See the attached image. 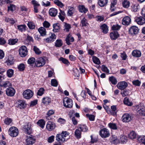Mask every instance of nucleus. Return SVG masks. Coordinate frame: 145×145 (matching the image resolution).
<instances>
[{"label": "nucleus", "instance_id": "obj_1", "mask_svg": "<svg viewBox=\"0 0 145 145\" xmlns=\"http://www.w3.org/2000/svg\"><path fill=\"white\" fill-rule=\"evenodd\" d=\"M69 138V133L67 131H62L61 134H57L56 137V140L62 142H65Z\"/></svg>", "mask_w": 145, "mask_h": 145}, {"label": "nucleus", "instance_id": "obj_2", "mask_svg": "<svg viewBox=\"0 0 145 145\" xmlns=\"http://www.w3.org/2000/svg\"><path fill=\"white\" fill-rule=\"evenodd\" d=\"M63 103L64 106L68 108H71L73 105L72 100L68 97H65L63 99Z\"/></svg>", "mask_w": 145, "mask_h": 145}, {"label": "nucleus", "instance_id": "obj_3", "mask_svg": "<svg viewBox=\"0 0 145 145\" xmlns=\"http://www.w3.org/2000/svg\"><path fill=\"white\" fill-rule=\"evenodd\" d=\"M136 111L138 113L145 116V107L142 103H140L136 107Z\"/></svg>", "mask_w": 145, "mask_h": 145}, {"label": "nucleus", "instance_id": "obj_4", "mask_svg": "<svg viewBox=\"0 0 145 145\" xmlns=\"http://www.w3.org/2000/svg\"><path fill=\"white\" fill-rule=\"evenodd\" d=\"M8 133L11 137H14L17 136L18 135V131L16 127H12L9 129Z\"/></svg>", "mask_w": 145, "mask_h": 145}, {"label": "nucleus", "instance_id": "obj_5", "mask_svg": "<svg viewBox=\"0 0 145 145\" xmlns=\"http://www.w3.org/2000/svg\"><path fill=\"white\" fill-rule=\"evenodd\" d=\"M19 52L21 57H25L27 55L28 52L27 47L25 46H21L19 50Z\"/></svg>", "mask_w": 145, "mask_h": 145}, {"label": "nucleus", "instance_id": "obj_6", "mask_svg": "<svg viewBox=\"0 0 145 145\" xmlns=\"http://www.w3.org/2000/svg\"><path fill=\"white\" fill-rule=\"evenodd\" d=\"M132 115L131 114L126 113L123 115L121 119L123 122H128L132 119Z\"/></svg>", "mask_w": 145, "mask_h": 145}, {"label": "nucleus", "instance_id": "obj_7", "mask_svg": "<svg viewBox=\"0 0 145 145\" xmlns=\"http://www.w3.org/2000/svg\"><path fill=\"white\" fill-rule=\"evenodd\" d=\"M46 63L45 60L42 57L37 59L35 62V65L37 67H40L44 65Z\"/></svg>", "mask_w": 145, "mask_h": 145}, {"label": "nucleus", "instance_id": "obj_8", "mask_svg": "<svg viewBox=\"0 0 145 145\" xmlns=\"http://www.w3.org/2000/svg\"><path fill=\"white\" fill-rule=\"evenodd\" d=\"M33 93L30 89H27L24 91L23 93V96L24 98L29 99L32 97Z\"/></svg>", "mask_w": 145, "mask_h": 145}, {"label": "nucleus", "instance_id": "obj_9", "mask_svg": "<svg viewBox=\"0 0 145 145\" xmlns=\"http://www.w3.org/2000/svg\"><path fill=\"white\" fill-rule=\"evenodd\" d=\"M99 133L101 136L103 138L107 137L109 136L110 135L108 129L105 128L100 130Z\"/></svg>", "mask_w": 145, "mask_h": 145}, {"label": "nucleus", "instance_id": "obj_10", "mask_svg": "<svg viewBox=\"0 0 145 145\" xmlns=\"http://www.w3.org/2000/svg\"><path fill=\"white\" fill-rule=\"evenodd\" d=\"M26 137L27 138L26 139V145H32V144L35 143V140L34 137L31 135Z\"/></svg>", "mask_w": 145, "mask_h": 145}, {"label": "nucleus", "instance_id": "obj_11", "mask_svg": "<svg viewBox=\"0 0 145 145\" xmlns=\"http://www.w3.org/2000/svg\"><path fill=\"white\" fill-rule=\"evenodd\" d=\"M138 31L139 29L138 27L135 26L131 27L129 30V33L132 35L137 34Z\"/></svg>", "mask_w": 145, "mask_h": 145}, {"label": "nucleus", "instance_id": "obj_12", "mask_svg": "<svg viewBox=\"0 0 145 145\" xmlns=\"http://www.w3.org/2000/svg\"><path fill=\"white\" fill-rule=\"evenodd\" d=\"M128 86L127 82L125 81H122L119 82L117 86L120 89L123 90L125 89Z\"/></svg>", "mask_w": 145, "mask_h": 145}, {"label": "nucleus", "instance_id": "obj_13", "mask_svg": "<svg viewBox=\"0 0 145 145\" xmlns=\"http://www.w3.org/2000/svg\"><path fill=\"white\" fill-rule=\"evenodd\" d=\"M56 38V35L53 33H51L50 34L49 37L44 39V40L47 42H53Z\"/></svg>", "mask_w": 145, "mask_h": 145}, {"label": "nucleus", "instance_id": "obj_14", "mask_svg": "<svg viewBox=\"0 0 145 145\" xmlns=\"http://www.w3.org/2000/svg\"><path fill=\"white\" fill-rule=\"evenodd\" d=\"M15 93V90L12 88H9L6 90V93L8 96H12L14 95Z\"/></svg>", "mask_w": 145, "mask_h": 145}, {"label": "nucleus", "instance_id": "obj_15", "mask_svg": "<svg viewBox=\"0 0 145 145\" xmlns=\"http://www.w3.org/2000/svg\"><path fill=\"white\" fill-rule=\"evenodd\" d=\"M55 123L50 121H48L46 125V127L49 131H51L55 128Z\"/></svg>", "mask_w": 145, "mask_h": 145}, {"label": "nucleus", "instance_id": "obj_16", "mask_svg": "<svg viewBox=\"0 0 145 145\" xmlns=\"http://www.w3.org/2000/svg\"><path fill=\"white\" fill-rule=\"evenodd\" d=\"M137 23L139 25H143L145 23V19L142 16L138 17L135 19Z\"/></svg>", "mask_w": 145, "mask_h": 145}, {"label": "nucleus", "instance_id": "obj_17", "mask_svg": "<svg viewBox=\"0 0 145 145\" xmlns=\"http://www.w3.org/2000/svg\"><path fill=\"white\" fill-rule=\"evenodd\" d=\"M17 103L18 107L21 109L25 108L26 106L25 101L22 100H18Z\"/></svg>", "mask_w": 145, "mask_h": 145}, {"label": "nucleus", "instance_id": "obj_18", "mask_svg": "<svg viewBox=\"0 0 145 145\" xmlns=\"http://www.w3.org/2000/svg\"><path fill=\"white\" fill-rule=\"evenodd\" d=\"M131 22L130 18L128 16H127L123 18L122 20V24L124 25H128L130 24Z\"/></svg>", "mask_w": 145, "mask_h": 145}, {"label": "nucleus", "instance_id": "obj_19", "mask_svg": "<svg viewBox=\"0 0 145 145\" xmlns=\"http://www.w3.org/2000/svg\"><path fill=\"white\" fill-rule=\"evenodd\" d=\"M25 132L28 135H30L31 132V124L28 123L25 126Z\"/></svg>", "mask_w": 145, "mask_h": 145}, {"label": "nucleus", "instance_id": "obj_20", "mask_svg": "<svg viewBox=\"0 0 145 145\" xmlns=\"http://www.w3.org/2000/svg\"><path fill=\"white\" fill-rule=\"evenodd\" d=\"M65 41L67 44L68 45H70L71 44L70 41L73 42L74 41V39L73 37H71L70 34L68 35Z\"/></svg>", "mask_w": 145, "mask_h": 145}, {"label": "nucleus", "instance_id": "obj_21", "mask_svg": "<svg viewBox=\"0 0 145 145\" xmlns=\"http://www.w3.org/2000/svg\"><path fill=\"white\" fill-rule=\"evenodd\" d=\"M49 14L52 16L55 17L57 15V10L54 8H52L49 10Z\"/></svg>", "mask_w": 145, "mask_h": 145}, {"label": "nucleus", "instance_id": "obj_22", "mask_svg": "<svg viewBox=\"0 0 145 145\" xmlns=\"http://www.w3.org/2000/svg\"><path fill=\"white\" fill-rule=\"evenodd\" d=\"M131 7L132 11L134 12H137L140 8V6L138 4H133Z\"/></svg>", "mask_w": 145, "mask_h": 145}, {"label": "nucleus", "instance_id": "obj_23", "mask_svg": "<svg viewBox=\"0 0 145 145\" xmlns=\"http://www.w3.org/2000/svg\"><path fill=\"white\" fill-rule=\"evenodd\" d=\"M119 36L118 32L117 31L111 33L110 34V37L112 40L116 39L119 37Z\"/></svg>", "mask_w": 145, "mask_h": 145}, {"label": "nucleus", "instance_id": "obj_24", "mask_svg": "<svg viewBox=\"0 0 145 145\" xmlns=\"http://www.w3.org/2000/svg\"><path fill=\"white\" fill-rule=\"evenodd\" d=\"M133 56L137 57H139L141 56V52L139 50H133L132 53Z\"/></svg>", "mask_w": 145, "mask_h": 145}, {"label": "nucleus", "instance_id": "obj_25", "mask_svg": "<svg viewBox=\"0 0 145 145\" xmlns=\"http://www.w3.org/2000/svg\"><path fill=\"white\" fill-rule=\"evenodd\" d=\"M100 29L102 30L103 32L105 34L107 33L108 31L107 26L105 24H103L100 26Z\"/></svg>", "mask_w": 145, "mask_h": 145}, {"label": "nucleus", "instance_id": "obj_26", "mask_svg": "<svg viewBox=\"0 0 145 145\" xmlns=\"http://www.w3.org/2000/svg\"><path fill=\"white\" fill-rule=\"evenodd\" d=\"M38 31L41 36H43L46 35V31L44 27H41L38 29Z\"/></svg>", "mask_w": 145, "mask_h": 145}, {"label": "nucleus", "instance_id": "obj_27", "mask_svg": "<svg viewBox=\"0 0 145 145\" xmlns=\"http://www.w3.org/2000/svg\"><path fill=\"white\" fill-rule=\"evenodd\" d=\"M123 102L124 104L129 106H131L133 105V103L131 102L130 101L129 99L127 97L124 98Z\"/></svg>", "mask_w": 145, "mask_h": 145}, {"label": "nucleus", "instance_id": "obj_28", "mask_svg": "<svg viewBox=\"0 0 145 145\" xmlns=\"http://www.w3.org/2000/svg\"><path fill=\"white\" fill-rule=\"evenodd\" d=\"M51 102V98L48 97H44L42 99V102L45 104H48Z\"/></svg>", "mask_w": 145, "mask_h": 145}, {"label": "nucleus", "instance_id": "obj_29", "mask_svg": "<svg viewBox=\"0 0 145 145\" xmlns=\"http://www.w3.org/2000/svg\"><path fill=\"white\" fill-rule=\"evenodd\" d=\"M108 2V0H99V5L101 7H103L106 5Z\"/></svg>", "mask_w": 145, "mask_h": 145}, {"label": "nucleus", "instance_id": "obj_30", "mask_svg": "<svg viewBox=\"0 0 145 145\" xmlns=\"http://www.w3.org/2000/svg\"><path fill=\"white\" fill-rule=\"evenodd\" d=\"M10 86V84L8 81H6L5 82H0V86L1 87L3 86L6 88L7 87H9Z\"/></svg>", "mask_w": 145, "mask_h": 145}, {"label": "nucleus", "instance_id": "obj_31", "mask_svg": "<svg viewBox=\"0 0 145 145\" xmlns=\"http://www.w3.org/2000/svg\"><path fill=\"white\" fill-rule=\"evenodd\" d=\"M78 8L80 12H81L85 13L88 10V9L86 8L83 5L79 6Z\"/></svg>", "mask_w": 145, "mask_h": 145}, {"label": "nucleus", "instance_id": "obj_32", "mask_svg": "<svg viewBox=\"0 0 145 145\" xmlns=\"http://www.w3.org/2000/svg\"><path fill=\"white\" fill-rule=\"evenodd\" d=\"M45 123L44 121L42 119L40 120L37 122V124L42 128H44Z\"/></svg>", "mask_w": 145, "mask_h": 145}, {"label": "nucleus", "instance_id": "obj_33", "mask_svg": "<svg viewBox=\"0 0 145 145\" xmlns=\"http://www.w3.org/2000/svg\"><path fill=\"white\" fill-rule=\"evenodd\" d=\"M63 44V42L61 39H57L55 42V46L56 47H59Z\"/></svg>", "mask_w": 145, "mask_h": 145}, {"label": "nucleus", "instance_id": "obj_34", "mask_svg": "<svg viewBox=\"0 0 145 145\" xmlns=\"http://www.w3.org/2000/svg\"><path fill=\"white\" fill-rule=\"evenodd\" d=\"M54 29L53 31L54 32H57L59 31L60 27L58 24H54L53 25Z\"/></svg>", "mask_w": 145, "mask_h": 145}, {"label": "nucleus", "instance_id": "obj_35", "mask_svg": "<svg viewBox=\"0 0 145 145\" xmlns=\"http://www.w3.org/2000/svg\"><path fill=\"white\" fill-rule=\"evenodd\" d=\"M137 140L139 142L145 144V136H138Z\"/></svg>", "mask_w": 145, "mask_h": 145}, {"label": "nucleus", "instance_id": "obj_36", "mask_svg": "<svg viewBox=\"0 0 145 145\" xmlns=\"http://www.w3.org/2000/svg\"><path fill=\"white\" fill-rule=\"evenodd\" d=\"M130 2L127 0H124L122 2L123 6L124 8H128L130 6Z\"/></svg>", "mask_w": 145, "mask_h": 145}, {"label": "nucleus", "instance_id": "obj_37", "mask_svg": "<svg viewBox=\"0 0 145 145\" xmlns=\"http://www.w3.org/2000/svg\"><path fill=\"white\" fill-rule=\"evenodd\" d=\"M109 80L113 85H116L117 83V81L116 78L113 76L109 77Z\"/></svg>", "mask_w": 145, "mask_h": 145}, {"label": "nucleus", "instance_id": "obj_38", "mask_svg": "<svg viewBox=\"0 0 145 145\" xmlns=\"http://www.w3.org/2000/svg\"><path fill=\"white\" fill-rule=\"evenodd\" d=\"M80 23L82 24V27H87L89 25L87 22V20L84 18L81 20Z\"/></svg>", "mask_w": 145, "mask_h": 145}, {"label": "nucleus", "instance_id": "obj_39", "mask_svg": "<svg viewBox=\"0 0 145 145\" xmlns=\"http://www.w3.org/2000/svg\"><path fill=\"white\" fill-rule=\"evenodd\" d=\"M128 136L129 138L133 139L136 138L137 134L135 131H132L130 132Z\"/></svg>", "mask_w": 145, "mask_h": 145}, {"label": "nucleus", "instance_id": "obj_40", "mask_svg": "<svg viewBox=\"0 0 145 145\" xmlns=\"http://www.w3.org/2000/svg\"><path fill=\"white\" fill-rule=\"evenodd\" d=\"M81 131L78 128L76 129L75 132V135L76 137L78 138H80Z\"/></svg>", "mask_w": 145, "mask_h": 145}, {"label": "nucleus", "instance_id": "obj_41", "mask_svg": "<svg viewBox=\"0 0 145 145\" xmlns=\"http://www.w3.org/2000/svg\"><path fill=\"white\" fill-rule=\"evenodd\" d=\"M109 127L111 129L116 130L117 127L116 124L114 123H110L108 124Z\"/></svg>", "mask_w": 145, "mask_h": 145}, {"label": "nucleus", "instance_id": "obj_42", "mask_svg": "<svg viewBox=\"0 0 145 145\" xmlns=\"http://www.w3.org/2000/svg\"><path fill=\"white\" fill-rule=\"evenodd\" d=\"M45 91L44 89L43 88H40L38 90L37 93V95L39 96H42L44 93Z\"/></svg>", "mask_w": 145, "mask_h": 145}, {"label": "nucleus", "instance_id": "obj_43", "mask_svg": "<svg viewBox=\"0 0 145 145\" xmlns=\"http://www.w3.org/2000/svg\"><path fill=\"white\" fill-rule=\"evenodd\" d=\"M59 60L60 61H61L64 64L69 65L70 63L68 60L65 58H64L62 57H61Z\"/></svg>", "mask_w": 145, "mask_h": 145}, {"label": "nucleus", "instance_id": "obj_44", "mask_svg": "<svg viewBox=\"0 0 145 145\" xmlns=\"http://www.w3.org/2000/svg\"><path fill=\"white\" fill-rule=\"evenodd\" d=\"M78 129L81 131L83 132H86L88 128L85 125H81L78 127Z\"/></svg>", "mask_w": 145, "mask_h": 145}, {"label": "nucleus", "instance_id": "obj_45", "mask_svg": "<svg viewBox=\"0 0 145 145\" xmlns=\"http://www.w3.org/2000/svg\"><path fill=\"white\" fill-rule=\"evenodd\" d=\"M54 3L55 4L61 8H62L64 6L63 4L59 0H54Z\"/></svg>", "mask_w": 145, "mask_h": 145}, {"label": "nucleus", "instance_id": "obj_46", "mask_svg": "<svg viewBox=\"0 0 145 145\" xmlns=\"http://www.w3.org/2000/svg\"><path fill=\"white\" fill-rule=\"evenodd\" d=\"M111 113L110 114L112 115H115L116 114V106H112L111 107Z\"/></svg>", "mask_w": 145, "mask_h": 145}, {"label": "nucleus", "instance_id": "obj_47", "mask_svg": "<svg viewBox=\"0 0 145 145\" xmlns=\"http://www.w3.org/2000/svg\"><path fill=\"white\" fill-rule=\"evenodd\" d=\"M35 59L33 57H30L27 60V63L31 65L35 62Z\"/></svg>", "mask_w": 145, "mask_h": 145}, {"label": "nucleus", "instance_id": "obj_48", "mask_svg": "<svg viewBox=\"0 0 145 145\" xmlns=\"http://www.w3.org/2000/svg\"><path fill=\"white\" fill-rule=\"evenodd\" d=\"M74 8L73 7H71L69 10L67 12V15L68 16H72L74 12Z\"/></svg>", "mask_w": 145, "mask_h": 145}, {"label": "nucleus", "instance_id": "obj_49", "mask_svg": "<svg viewBox=\"0 0 145 145\" xmlns=\"http://www.w3.org/2000/svg\"><path fill=\"white\" fill-rule=\"evenodd\" d=\"M7 76L9 77H12L13 75L14 71L12 69H9L7 71Z\"/></svg>", "mask_w": 145, "mask_h": 145}, {"label": "nucleus", "instance_id": "obj_50", "mask_svg": "<svg viewBox=\"0 0 145 145\" xmlns=\"http://www.w3.org/2000/svg\"><path fill=\"white\" fill-rule=\"evenodd\" d=\"M65 29L64 30H65L66 32H68L69 31V29L71 28V25L69 24L65 23L64 25Z\"/></svg>", "mask_w": 145, "mask_h": 145}, {"label": "nucleus", "instance_id": "obj_51", "mask_svg": "<svg viewBox=\"0 0 145 145\" xmlns=\"http://www.w3.org/2000/svg\"><path fill=\"white\" fill-rule=\"evenodd\" d=\"M101 70L103 72H105L107 73H109V71L108 68L105 65H103L101 66Z\"/></svg>", "mask_w": 145, "mask_h": 145}, {"label": "nucleus", "instance_id": "obj_52", "mask_svg": "<svg viewBox=\"0 0 145 145\" xmlns=\"http://www.w3.org/2000/svg\"><path fill=\"white\" fill-rule=\"evenodd\" d=\"M17 27L18 29L21 32L25 30L26 26L25 25H18Z\"/></svg>", "mask_w": 145, "mask_h": 145}, {"label": "nucleus", "instance_id": "obj_53", "mask_svg": "<svg viewBox=\"0 0 145 145\" xmlns=\"http://www.w3.org/2000/svg\"><path fill=\"white\" fill-rule=\"evenodd\" d=\"M27 25L30 29H33L35 27L34 23L31 22H29L27 24Z\"/></svg>", "mask_w": 145, "mask_h": 145}, {"label": "nucleus", "instance_id": "obj_54", "mask_svg": "<svg viewBox=\"0 0 145 145\" xmlns=\"http://www.w3.org/2000/svg\"><path fill=\"white\" fill-rule=\"evenodd\" d=\"M93 62L96 64L99 65L101 63L99 59L97 57H95L93 58Z\"/></svg>", "mask_w": 145, "mask_h": 145}, {"label": "nucleus", "instance_id": "obj_55", "mask_svg": "<svg viewBox=\"0 0 145 145\" xmlns=\"http://www.w3.org/2000/svg\"><path fill=\"white\" fill-rule=\"evenodd\" d=\"M25 69V66L24 64L21 63L18 66V69L20 71H23Z\"/></svg>", "mask_w": 145, "mask_h": 145}, {"label": "nucleus", "instance_id": "obj_56", "mask_svg": "<svg viewBox=\"0 0 145 145\" xmlns=\"http://www.w3.org/2000/svg\"><path fill=\"white\" fill-rule=\"evenodd\" d=\"M18 41V40L16 39H10L8 40V44L10 45H14Z\"/></svg>", "mask_w": 145, "mask_h": 145}, {"label": "nucleus", "instance_id": "obj_57", "mask_svg": "<svg viewBox=\"0 0 145 145\" xmlns=\"http://www.w3.org/2000/svg\"><path fill=\"white\" fill-rule=\"evenodd\" d=\"M51 83L52 86L54 87H57L58 84L57 80L55 79H52L51 81Z\"/></svg>", "mask_w": 145, "mask_h": 145}, {"label": "nucleus", "instance_id": "obj_58", "mask_svg": "<svg viewBox=\"0 0 145 145\" xmlns=\"http://www.w3.org/2000/svg\"><path fill=\"white\" fill-rule=\"evenodd\" d=\"M120 140L122 143H123L126 142L127 138V137L124 135H121L120 137Z\"/></svg>", "mask_w": 145, "mask_h": 145}, {"label": "nucleus", "instance_id": "obj_59", "mask_svg": "<svg viewBox=\"0 0 145 145\" xmlns=\"http://www.w3.org/2000/svg\"><path fill=\"white\" fill-rule=\"evenodd\" d=\"M86 116L88 118L89 120L91 121H93L95 118V116L92 114H86Z\"/></svg>", "mask_w": 145, "mask_h": 145}, {"label": "nucleus", "instance_id": "obj_60", "mask_svg": "<svg viewBox=\"0 0 145 145\" xmlns=\"http://www.w3.org/2000/svg\"><path fill=\"white\" fill-rule=\"evenodd\" d=\"M121 28V26L118 24L113 25L112 27V29L114 30H118Z\"/></svg>", "mask_w": 145, "mask_h": 145}, {"label": "nucleus", "instance_id": "obj_61", "mask_svg": "<svg viewBox=\"0 0 145 145\" xmlns=\"http://www.w3.org/2000/svg\"><path fill=\"white\" fill-rule=\"evenodd\" d=\"M33 49L35 53L37 54H40L41 53V51L39 49L37 48L36 46H34Z\"/></svg>", "mask_w": 145, "mask_h": 145}, {"label": "nucleus", "instance_id": "obj_62", "mask_svg": "<svg viewBox=\"0 0 145 145\" xmlns=\"http://www.w3.org/2000/svg\"><path fill=\"white\" fill-rule=\"evenodd\" d=\"M15 5L12 4H10V6L8 7V11H14L15 10Z\"/></svg>", "mask_w": 145, "mask_h": 145}, {"label": "nucleus", "instance_id": "obj_63", "mask_svg": "<svg viewBox=\"0 0 145 145\" xmlns=\"http://www.w3.org/2000/svg\"><path fill=\"white\" fill-rule=\"evenodd\" d=\"M5 21L7 22H9L10 23L13 24L15 23V22L12 18H6L5 19Z\"/></svg>", "mask_w": 145, "mask_h": 145}, {"label": "nucleus", "instance_id": "obj_64", "mask_svg": "<svg viewBox=\"0 0 145 145\" xmlns=\"http://www.w3.org/2000/svg\"><path fill=\"white\" fill-rule=\"evenodd\" d=\"M120 56L122 58L123 60H125L127 58V56L125 52H123V53H121Z\"/></svg>", "mask_w": 145, "mask_h": 145}]
</instances>
